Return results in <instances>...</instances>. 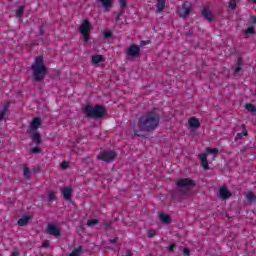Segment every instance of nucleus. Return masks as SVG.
<instances>
[{
    "label": "nucleus",
    "mask_w": 256,
    "mask_h": 256,
    "mask_svg": "<svg viewBox=\"0 0 256 256\" xmlns=\"http://www.w3.org/2000/svg\"><path fill=\"white\" fill-rule=\"evenodd\" d=\"M31 153H41V149H39V147H34L31 149Z\"/></svg>",
    "instance_id": "37998d69"
},
{
    "label": "nucleus",
    "mask_w": 256,
    "mask_h": 256,
    "mask_svg": "<svg viewBox=\"0 0 256 256\" xmlns=\"http://www.w3.org/2000/svg\"><path fill=\"white\" fill-rule=\"evenodd\" d=\"M127 256H131V255L128 254Z\"/></svg>",
    "instance_id": "6e6d98bb"
},
{
    "label": "nucleus",
    "mask_w": 256,
    "mask_h": 256,
    "mask_svg": "<svg viewBox=\"0 0 256 256\" xmlns=\"http://www.w3.org/2000/svg\"><path fill=\"white\" fill-rule=\"evenodd\" d=\"M246 35H253L255 33V28L254 27H248L245 31Z\"/></svg>",
    "instance_id": "473e14b6"
},
{
    "label": "nucleus",
    "mask_w": 256,
    "mask_h": 256,
    "mask_svg": "<svg viewBox=\"0 0 256 256\" xmlns=\"http://www.w3.org/2000/svg\"><path fill=\"white\" fill-rule=\"evenodd\" d=\"M161 116L155 111H149L143 114L137 124H132V131L136 137H143V133H151L159 127Z\"/></svg>",
    "instance_id": "f257e3e1"
},
{
    "label": "nucleus",
    "mask_w": 256,
    "mask_h": 256,
    "mask_svg": "<svg viewBox=\"0 0 256 256\" xmlns=\"http://www.w3.org/2000/svg\"><path fill=\"white\" fill-rule=\"evenodd\" d=\"M55 199H56L55 192L54 191H49L48 192V201L52 202V201H55Z\"/></svg>",
    "instance_id": "7c9ffc66"
},
{
    "label": "nucleus",
    "mask_w": 256,
    "mask_h": 256,
    "mask_svg": "<svg viewBox=\"0 0 256 256\" xmlns=\"http://www.w3.org/2000/svg\"><path fill=\"white\" fill-rule=\"evenodd\" d=\"M245 109L249 111L250 113L256 112V107L253 104H245Z\"/></svg>",
    "instance_id": "cd10ccee"
},
{
    "label": "nucleus",
    "mask_w": 256,
    "mask_h": 256,
    "mask_svg": "<svg viewBox=\"0 0 256 256\" xmlns=\"http://www.w3.org/2000/svg\"><path fill=\"white\" fill-rule=\"evenodd\" d=\"M49 245H51V241L46 240V241L43 242L42 247H44L45 249H47V247H49Z\"/></svg>",
    "instance_id": "79ce46f5"
},
{
    "label": "nucleus",
    "mask_w": 256,
    "mask_h": 256,
    "mask_svg": "<svg viewBox=\"0 0 256 256\" xmlns=\"http://www.w3.org/2000/svg\"><path fill=\"white\" fill-rule=\"evenodd\" d=\"M113 36V34L110 31H107L104 33V38L105 39H111V37Z\"/></svg>",
    "instance_id": "58836bf2"
},
{
    "label": "nucleus",
    "mask_w": 256,
    "mask_h": 256,
    "mask_svg": "<svg viewBox=\"0 0 256 256\" xmlns=\"http://www.w3.org/2000/svg\"><path fill=\"white\" fill-rule=\"evenodd\" d=\"M60 167H61V169H68L69 163L67 161H63Z\"/></svg>",
    "instance_id": "e433bc0d"
},
{
    "label": "nucleus",
    "mask_w": 256,
    "mask_h": 256,
    "mask_svg": "<svg viewBox=\"0 0 256 256\" xmlns=\"http://www.w3.org/2000/svg\"><path fill=\"white\" fill-rule=\"evenodd\" d=\"M9 111V103H6L0 112V121H3L5 119V116L7 115V112Z\"/></svg>",
    "instance_id": "f3484780"
},
{
    "label": "nucleus",
    "mask_w": 256,
    "mask_h": 256,
    "mask_svg": "<svg viewBox=\"0 0 256 256\" xmlns=\"http://www.w3.org/2000/svg\"><path fill=\"white\" fill-rule=\"evenodd\" d=\"M44 32H43V28H40V35H43Z\"/></svg>",
    "instance_id": "09e8293b"
},
{
    "label": "nucleus",
    "mask_w": 256,
    "mask_h": 256,
    "mask_svg": "<svg viewBox=\"0 0 256 256\" xmlns=\"http://www.w3.org/2000/svg\"><path fill=\"white\" fill-rule=\"evenodd\" d=\"M81 35H83L85 42L89 41V32L81 33Z\"/></svg>",
    "instance_id": "ea45409f"
},
{
    "label": "nucleus",
    "mask_w": 256,
    "mask_h": 256,
    "mask_svg": "<svg viewBox=\"0 0 256 256\" xmlns=\"http://www.w3.org/2000/svg\"><path fill=\"white\" fill-rule=\"evenodd\" d=\"M219 196L221 199H229V197H231V192H229L227 187H221L219 189Z\"/></svg>",
    "instance_id": "4468645a"
},
{
    "label": "nucleus",
    "mask_w": 256,
    "mask_h": 256,
    "mask_svg": "<svg viewBox=\"0 0 256 256\" xmlns=\"http://www.w3.org/2000/svg\"><path fill=\"white\" fill-rule=\"evenodd\" d=\"M158 3H165V0H157Z\"/></svg>",
    "instance_id": "8fccbe9b"
},
{
    "label": "nucleus",
    "mask_w": 256,
    "mask_h": 256,
    "mask_svg": "<svg viewBox=\"0 0 256 256\" xmlns=\"http://www.w3.org/2000/svg\"><path fill=\"white\" fill-rule=\"evenodd\" d=\"M24 177L26 179H31V170L27 167L24 168Z\"/></svg>",
    "instance_id": "2f4dec72"
},
{
    "label": "nucleus",
    "mask_w": 256,
    "mask_h": 256,
    "mask_svg": "<svg viewBox=\"0 0 256 256\" xmlns=\"http://www.w3.org/2000/svg\"><path fill=\"white\" fill-rule=\"evenodd\" d=\"M241 67H243V58H238L236 63V69L234 70V73H239L241 71Z\"/></svg>",
    "instance_id": "4be33fe9"
},
{
    "label": "nucleus",
    "mask_w": 256,
    "mask_h": 256,
    "mask_svg": "<svg viewBox=\"0 0 256 256\" xmlns=\"http://www.w3.org/2000/svg\"><path fill=\"white\" fill-rule=\"evenodd\" d=\"M191 7H192L191 2L189 1L184 2L182 7L178 10L180 17H182L183 19H185L186 17H189V15H191Z\"/></svg>",
    "instance_id": "423d86ee"
},
{
    "label": "nucleus",
    "mask_w": 256,
    "mask_h": 256,
    "mask_svg": "<svg viewBox=\"0 0 256 256\" xmlns=\"http://www.w3.org/2000/svg\"><path fill=\"white\" fill-rule=\"evenodd\" d=\"M110 243H112L113 245H115V243H117V238L111 239Z\"/></svg>",
    "instance_id": "de8ad7c7"
},
{
    "label": "nucleus",
    "mask_w": 256,
    "mask_h": 256,
    "mask_svg": "<svg viewBox=\"0 0 256 256\" xmlns=\"http://www.w3.org/2000/svg\"><path fill=\"white\" fill-rule=\"evenodd\" d=\"M164 9H165V2H158L156 7L157 13H163Z\"/></svg>",
    "instance_id": "a878e982"
},
{
    "label": "nucleus",
    "mask_w": 256,
    "mask_h": 256,
    "mask_svg": "<svg viewBox=\"0 0 256 256\" xmlns=\"http://www.w3.org/2000/svg\"><path fill=\"white\" fill-rule=\"evenodd\" d=\"M120 9H125L127 7V0H120Z\"/></svg>",
    "instance_id": "c9c22d12"
},
{
    "label": "nucleus",
    "mask_w": 256,
    "mask_h": 256,
    "mask_svg": "<svg viewBox=\"0 0 256 256\" xmlns=\"http://www.w3.org/2000/svg\"><path fill=\"white\" fill-rule=\"evenodd\" d=\"M242 129L243 132L237 134V139H241V137H247V126H245V124H242Z\"/></svg>",
    "instance_id": "393cba45"
},
{
    "label": "nucleus",
    "mask_w": 256,
    "mask_h": 256,
    "mask_svg": "<svg viewBox=\"0 0 256 256\" xmlns=\"http://www.w3.org/2000/svg\"><path fill=\"white\" fill-rule=\"evenodd\" d=\"M101 61H103V55H94V56H92V63L94 65H97V64L101 63Z\"/></svg>",
    "instance_id": "5701e85b"
},
{
    "label": "nucleus",
    "mask_w": 256,
    "mask_h": 256,
    "mask_svg": "<svg viewBox=\"0 0 256 256\" xmlns=\"http://www.w3.org/2000/svg\"><path fill=\"white\" fill-rule=\"evenodd\" d=\"M47 233L48 235H54V237H59V235H61V230H59V227L53 224H48Z\"/></svg>",
    "instance_id": "6e6552de"
},
{
    "label": "nucleus",
    "mask_w": 256,
    "mask_h": 256,
    "mask_svg": "<svg viewBox=\"0 0 256 256\" xmlns=\"http://www.w3.org/2000/svg\"><path fill=\"white\" fill-rule=\"evenodd\" d=\"M228 7L230 9H232L233 11H235V9H237V4L235 3V1L231 0V2H229V4H228Z\"/></svg>",
    "instance_id": "72a5a7b5"
},
{
    "label": "nucleus",
    "mask_w": 256,
    "mask_h": 256,
    "mask_svg": "<svg viewBox=\"0 0 256 256\" xmlns=\"http://www.w3.org/2000/svg\"><path fill=\"white\" fill-rule=\"evenodd\" d=\"M253 3H256V0H252Z\"/></svg>",
    "instance_id": "603ef678"
},
{
    "label": "nucleus",
    "mask_w": 256,
    "mask_h": 256,
    "mask_svg": "<svg viewBox=\"0 0 256 256\" xmlns=\"http://www.w3.org/2000/svg\"><path fill=\"white\" fill-rule=\"evenodd\" d=\"M202 16L204 17V19L209 21V23H213V21H215V18L213 17V14L207 8H204L202 10Z\"/></svg>",
    "instance_id": "f8f14e48"
},
{
    "label": "nucleus",
    "mask_w": 256,
    "mask_h": 256,
    "mask_svg": "<svg viewBox=\"0 0 256 256\" xmlns=\"http://www.w3.org/2000/svg\"><path fill=\"white\" fill-rule=\"evenodd\" d=\"M24 11H25V7L19 6L18 9L16 10V17H22Z\"/></svg>",
    "instance_id": "c756f323"
},
{
    "label": "nucleus",
    "mask_w": 256,
    "mask_h": 256,
    "mask_svg": "<svg viewBox=\"0 0 256 256\" xmlns=\"http://www.w3.org/2000/svg\"><path fill=\"white\" fill-rule=\"evenodd\" d=\"M39 127H41V118L39 117H36L32 120L29 128H28V131H35L36 129H39Z\"/></svg>",
    "instance_id": "9d476101"
},
{
    "label": "nucleus",
    "mask_w": 256,
    "mask_h": 256,
    "mask_svg": "<svg viewBox=\"0 0 256 256\" xmlns=\"http://www.w3.org/2000/svg\"><path fill=\"white\" fill-rule=\"evenodd\" d=\"M90 29H91V22L85 19L82 25L80 26L79 31L80 33H89Z\"/></svg>",
    "instance_id": "9b49d317"
},
{
    "label": "nucleus",
    "mask_w": 256,
    "mask_h": 256,
    "mask_svg": "<svg viewBox=\"0 0 256 256\" xmlns=\"http://www.w3.org/2000/svg\"><path fill=\"white\" fill-rule=\"evenodd\" d=\"M71 188H64L63 189V197L66 201H71V193H72Z\"/></svg>",
    "instance_id": "dca6fc26"
},
{
    "label": "nucleus",
    "mask_w": 256,
    "mask_h": 256,
    "mask_svg": "<svg viewBox=\"0 0 256 256\" xmlns=\"http://www.w3.org/2000/svg\"><path fill=\"white\" fill-rule=\"evenodd\" d=\"M99 224V220L97 219H90L87 221V226L88 227H95V225Z\"/></svg>",
    "instance_id": "c85d7f7f"
},
{
    "label": "nucleus",
    "mask_w": 256,
    "mask_h": 256,
    "mask_svg": "<svg viewBox=\"0 0 256 256\" xmlns=\"http://www.w3.org/2000/svg\"><path fill=\"white\" fill-rule=\"evenodd\" d=\"M83 113L89 119H101L104 115H107V110L102 105H86L83 108Z\"/></svg>",
    "instance_id": "7ed1b4c3"
},
{
    "label": "nucleus",
    "mask_w": 256,
    "mask_h": 256,
    "mask_svg": "<svg viewBox=\"0 0 256 256\" xmlns=\"http://www.w3.org/2000/svg\"><path fill=\"white\" fill-rule=\"evenodd\" d=\"M183 254L189 256V255H191V250H189V248H185L183 251Z\"/></svg>",
    "instance_id": "c03bdc74"
},
{
    "label": "nucleus",
    "mask_w": 256,
    "mask_h": 256,
    "mask_svg": "<svg viewBox=\"0 0 256 256\" xmlns=\"http://www.w3.org/2000/svg\"><path fill=\"white\" fill-rule=\"evenodd\" d=\"M232 1H237V0H232Z\"/></svg>",
    "instance_id": "5fc2aeb1"
},
{
    "label": "nucleus",
    "mask_w": 256,
    "mask_h": 256,
    "mask_svg": "<svg viewBox=\"0 0 256 256\" xmlns=\"http://www.w3.org/2000/svg\"><path fill=\"white\" fill-rule=\"evenodd\" d=\"M206 153H208L210 155H217L219 153V149L207 147L206 148Z\"/></svg>",
    "instance_id": "bb28decb"
},
{
    "label": "nucleus",
    "mask_w": 256,
    "mask_h": 256,
    "mask_svg": "<svg viewBox=\"0 0 256 256\" xmlns=\"http://www.w3.org/2000/svg\"><path fill=\"white\" fill-rule=\"evenodd\" d=\"M252 23H254L256 25V16H251L250 17Z\"/></svg>",
    "instance_id": "49530a36"
},
{
    "label": "nucleus",
    "mask_w": 256,
    "mask_h": 256,
    "mask_svg": "<svg viewBox=\"0 0 256 256\" xmlns=\"http://www.w3.org/2000/svg\"><path fill=\"white\" fill-rule=\"evenodd\" d=\"M98 1H100V3H102V6L104 7V9H109L113 5L111 0H98Z\"/></svg>",
    "instance_id": "b1692460"
},
{
    "label": "nucleus",
    "mask_w": 256,
    "mask_h": 256,
    "mask_svg": "<svg viewBox=\"0 0 256 256\" xmlns=\"http://www.w3.org/2000/svg\"><path fill=\"white\" fill-rule=\"evenodd\" d=\"M126 53L129 57H132L134 59L135 57H138L139 53H141V48L135 44H132L127 49Z\"/></svg>",
    "instance_id": "0eeeda50"
},
{
    "label": "nucleus",
    "mask_w": 256,
    "mask_h": 256,
    "mask_svg": "<svg viewBox=\"0 0 256 256\" xmlns=\"http://www.w3.org/2000/svg\"><path fill=\"white\" fill-rule=\"evenodd\" d=\"M159 217H160V221H162V223H167V224L171 223V216H169L165 213H160Z\"/></svg>",
    "instance_id": "a211bd4d"
},
{
    "label": "nucleus",
    "mask_w": 256,
    "mask_h": 256,
    "mask_svg": "<svg viewBox=\"0 0 256 256\" xmlns=\"http://www.w3.org/2000/svg\"><path fill=\"white\" fill-rule=\"evenodd\" d=\"M176 248H177V245L172 244V245L168 246V251H170V253H173V251H175Z\"/></svg>",
    "instance_id": "4c0bfd02"
},
{
    "label": "nucleus",
    "mask_w": 256,
    "mask_h": 256,
    "mask_svg": "<svg viewBox=\"0 0 256 256\" xmlns=\"http://www.w3.org/2000/svg\"><path fill=\"white\" fill-rule=\"evenodd\" d=\"M155 235H157V233L155 232V230L150 229V230L148 231V237H149V239H153V237H154Z\"/></svg>",
    "instance_id": "f704fd0d"
},
{
    "label": "nucleus",
    "mask_w": 256,
    "mask_h": 256,
    "mask_svg": "<svg viewBox=\"0 0 256 256\" xmlns=\"http://www.w3.org/2000/svg\"><path fill=\"white\" fill-rule=\"evenodd\" d=\"M111 225H113L112 222H106V223L103 224V227H104V229H110Z\"/></svg>",
    "instance_id": "a19ab883"
},
{
    "label": "nucleus",
    "mask_w": 256,
    "mask_h": 256,
    "mask_svg": "<svg viewBox=\"0 0 256 256\" xmlns=\"http://www.w3.org/2000/svg\"><path fill=\"white\" fill-rule=\"evenodd\" d=\"M82 253H83V246H78L77 248H75V249L69 254V256H81Z\"/></svg>",
    "instance_id": "6ab92c4d"
},
{
    "label": "nucleus",
    "mask_w": 256,
    "mask_h": 256,
    "mask_svg": "<svg viewBox=\"0 0 256 256\" xmlns=\"http://www.w3.org/2000/svg\"><path fill=\"white\" fill-rule=\"evenodd\" d=\"M30 219H31V217H29V216L20 218V219L18 220V225H19L20 227H25V225H27V223H29Z\"/></svg>",
    "instance_id": "412c9836"
},
{
    "label": "nucleus",
    "mask_w": 256,
    "mask_h": 256,
    "mask_svg": "<svg viewBox=\"0 0 256 256\" xmlns=\"http://www.w3.org/2000/svg\"><path fill=\"white\" fill-rule=\"evenodd\" d=\"M188 125L190 129H199V127H201V122L199 121V119L191 117L188 119Z\"/></svg>",
    "instance_id": "1a4fd4ad"
},
{
    "label": "nucleus",
    "mask_w": 256,
    "mask_h": 256,
    "mask_svg": "<svg viewBox=\"0 0 256 256\" xmlns=\"http://www.w3.org/2000/svg\"><path fill=\"white\" fill-rule=\"evenodd\" d=\"M21 255V253H19V251H14L12 252V254L10 256H19Z\"/></svg>",
    "instance_id": "a18cd8bd"
},
{
    "label": "nucleus",
    "mask_w": 256,
    "mask_h": 256,
    "mask_svg": "<svg viewBox=\"0 0 256 256\" xmlns=\"http://www.w3.org/2000/svg\"><path fill=\"white\" fill-rule=\"evenodd\" d=\"M144 44V42H141V45H143Z\"/></svg>",
    "instance_id": "864d4df0"
},
{
    "label": "nucleus",
    "mask_w": 256,
    "mask_h": 256,
    "mask_svg": "<svg viewBox=\"0 0 256 256\" xmlns=\"http://www.w3.org/2000/svg\"><path fill=\"white\" fill-rule=\"evenodd\" d=\"M31 139L36 143V145L41 144V134L39 132H35L32 136Z\"/></svg>",
    "instance_id": "aec40b11"
},
{
    "label": "nucleus",
    "mask_w": 256,
    "mask_h": 256,
    "mask_svg": "<svg viewBox=\"0 0 256 256\" xmlns=\"http://www.w3.org/2000/svg\"><path fill=\"white\" fill-rule=\"evenodd\" d=\"M202 167L205 169V171H208L209 169V161L207 160V154H199L198 155Z\"/></svg>",
    "instance_id": "ddd939ff"
},
{
    "label": "nucleus",
    "mask_w": 256,
    "mask_h": 256,
    "mask_svg": "<svg viewBox=\"0 0 256 256\" xmlns=\"http://www.w3.org/2000/svg\"><path fill=\"white\" fill-rule=\"evenodd\" d=\"M176 187H178L182 195H186V193L191 189V187H195V181L189 178H182L176 182Z\"/></svg>",
    "instance_id": "20e7f679"
},
{
    "label": "nucleus",
    "mask_w": 256,
    "mask_h": 256,
    "mask_svg": "<svg viewBox=\"0 0 256 256\" xmlns=\"http://www.w3.org/2000/svg\"><path fill=\"white\" fill-rule=\"evenodd\" d=\"M122 15H123V13L118 14L117 21H119V17H121Z\"/></svg>",
    "instance_id": "3c124183"
},
{
    "label": "nucleus",
    "mask_w": 256,
    "mask_h": 256,
    "mask_svg": "<svg viewBox=\"0 0 256 256\" xmlns=\"http://www.w3.org/2000/svg\"><path fill=\"white\" fill-rule=\"evenodd\" d=\"M31 70L33 71V81L41 82L45 79L47 75V67L45 66V62H43V56L35 58V61L31 66Z\"/></svg>",
    "instance_id": "f03ea898"
},
{
    "label": "nucleus",
    "mask_w": 256,
    "mask_h": 256,
    "mask_svg": "<svg viewBox=\"0 0 256 256\" xmlns=\"http://www.w3.org/2000/svg\"><path fill=\"white\" fill-rule=\"evenodd\" d=\"M100 161H104L105 163H111V161H115V157H117V153L113 150L101 152L98 156Z\"/></svg>",
    "instance_id": "39448f33"
},
{
    "label": "nucleus",
    "mask_w": 256,
    "mask_h": 256,
    "mask_svg": "<svg viewBox=\"0 0 256 256\" xmlns=\"http://www.w3.org/2000/svg\"><path fill=\"white\" fill-rule=\"evenodd\" d=\"M245 197H246L248 203H255L256 202L255 193H253L251 191L246 192Z\"/></svg>",
    "instance_id": "2eb2a0df"
}]
</instances>
